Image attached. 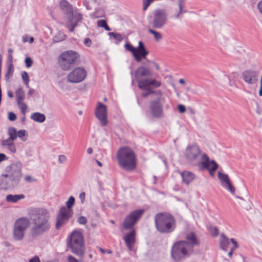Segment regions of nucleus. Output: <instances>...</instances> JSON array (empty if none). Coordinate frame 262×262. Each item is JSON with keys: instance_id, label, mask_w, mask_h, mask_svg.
I'll return each mask as SVG.
<instances>
[{"instance_id": "obj_1", "label": "nucleus", "mask_w": 262, "mask_h": 262, "mask_svg": "<svg viewBox=\"0 0 262 262\" xmlns=\"http://www.w3.org/2000/svg\"><path fill=\"white\" fill-rule=\"evenodd\" d=\"M32 226L29 233L32 238L36 239L48 232L51 228L49 222L50 215L47 210L37 208L30 214Z\"/></svg>"}, {"instance_id": "obj_2", "label": "nucleus", "mask_w": 262, "mask_h": 262, "mask_svg": "<svg viewBox=\"0 0 262 262\" xmlns=\"http://www.w3.org/2000/svg\"><path fill=\"white\" fill-rule=\"evenodd\" d=\"M22 164L16 161L7 166L6 173L3 174L0 178V188L8 189L16 187L19 183L22 177Z\"/></svg>"}, {"instance_id": "obj_3", "label": "nucleus", "mask_w": 262, "mask_h": 262, "mask_svg": "<svg viewBox=\"0 0 262 262\" xmlns=\"http://www.w3.org/2000/svg\"><path fill=\"white\" fill-rule=\"evenodd\" d=\"M144 212V209L134 210L125 217L123 222L122 226L125 230H131L130 232L123 237L126 246L130 250H132V245L136 242V231L133 229V227L143 215Z\"/></svg>"}, {"instance_id": "obj_4", "label": "nucleus", "mask_w": 262, "mask_h": 262, "mask_svg": "<svg viewBox=\"0 0 262 262\" xmlns=\"http://www.w3.org/2000/svg\"><path fill=\"white\" fill-rule=\"evenodd\" d=\"M157 230L161 233H169L175 228V220L173 216L167 212H160L154 217Z\"/></svg>"}, {"instance_id": "obj_5", "label": "nucleus", "mask_w": 262, "mask_h": 262, "mask_svg": "<svg viewBox=\"0 0 262 262\" xmlns=\"http://www.w3.org/2000/svg\"><path fill=\"white\" fill-rule=\"evenodd\" d=\"M119 165L127 170L134 169L136 167V157L134 152L128 147L120 149L117 153Z\"/></svg>"}, {"instance_id": "obj_6", "label": "nucleus", "mask_w": 262, "mask_h": 262, "mask_svg": "<svg viewBox=\"0 0 262 262\" xmlns=\"http://www.w3.org/2000/svg\"><path fill=\"white\" fill-rule=\"evenodd\" d=\"M67 244L72 253L80 257L84 256L85 246L83 237L80 232L73 231L69 237Z\"/></svg>"}, {"instance_id": "obj_7", "label": "nucleus", "mask_w": 262, "mask_h": 262, "mask_svg": "<svg viewBox=\"0 0 262 262\" xmlns=\"http://www.w3.org/2000/svg\"><path fill=\"white\" fill-rule=\"evenodd\" d=\"M79 58V55L75 51L69 50L62 53L59 57L60 68L64 71L71 69Z\"/></svg>"}, {"instance_id": "obj_8", "label": "nucleus", "mask_w": 262, "mask_h": 262, "mask_svg": "<svg viewBox=\"0 0 262 262\" xmlns=\"http://www.w3.org/2000/svg\"><path fill=\"white\" fill-rule=\"evenodd\" d=\"M193 252L188 248L184 241H180L173 244L171 250V255L176 261H179L189 256Z\"/></svg>"}, {"instance_id": "obj_9", "label": "nucleus", "mask_w": 262, "mask_h": 262, "mask_svg": "<svg viewBox=\"0 0 262 262\" xmlns=\"http://www.w3.org/2000/svg\"><path fill=\"white\" fill-rule=\"evenodd\" d=\"M203 154L198 145H192L187 147L185 156L187 161L191 165L200 166L202 162L201 156Z\"/></svg>"}, {"instance_id": "obj_10", "label": "nucleus", "mask_w": 262, "mask_h": 262, "mask_svg": "<svg viewBox=\"0 0 262 262\" xmlns=\"http://www.w3.org/2000/svg\"><path fill=\"white\" fill-rule=\"evenodd\" d=\"M159 96L151 100L149 103V109L151 115L154 118H160L163 115V104L166 100L161 91L158 92Z\"/></svg>"}, {"instance_id": "obj_11", "label": "nucleus", "mask_w": 262, "mask_h": 262, "mask_svg": "<svg viewBox=\"0 0 262 262\" xmlns=\"http://www.w3.org/2000/svg\"><path fill=\"white\" fill-rule=\"evenodd\" d=\"M137 48L134 47L131 44L127 42L124 45L126 51L130 52L137 62H140L142 59H145L149 52L146 50L144 43L139 41Z\"/></svg>"}, {"instance_id": "obj_12", "label": "nucleus", "mask_w": 262, "mask_h": 262, "mask_svg": "<svg viewBox=\"0 0 262 262\" xmlns=\"http://www.w3.org/2000/svg\"><path fill=\"white\" fill-rule=\"evenodd\" d=\"M167 12L165 9H156L154 12L152 25L156 29L162 28L167 20Z\"/></svg>"}, {"instance_id": "obj_13", "label": "nucleus", "mask_w": 262, "mask_h": 262, "mask_svg": "<svg viewBox=\"0 0 262 262\" xmlns=\"http://www.w3.org/2000/svg\"><path fill=\"white\" fill-rule=\"evenodd\" d=\"M73 210L66 208L65 206L60 208L56 216V228L59 229L66 224L73 215Z\"/></svg>"}, {"instance_id": "obj_14", "label": "nucleus", "mask_w": 262, "mask_h": 262, "mask_svg": "<svg viewBox=\"0 0 262 262\" xmlns=\"http://www.w3.org/2000/svg\"><path fill=\"white\" fill-rule=\"evenodd\" d=\"M87 72L81 67H77L73 70L67 75V81L72 83L82 81L86 77Z\"/></svg>"}, {"instance_id": "obj_15", "label": "nucleus", "mask_w": 262, "mask_h": 262, "mask_svg": "<svg viewBox=\"0 0 262 262\" xmlns=\"http://www.w3.org/2000/svg\"><path fill=\"white\" fill-rule=\"evenodd\" d=\"M202 159V164L200 166L204 169H206L209 171L210 174L213 177L214 172L218 167V164L214 160H210L209 158L206 154L204 153L201 156Z\"/></svg>"}, {"instance_id": "obj_16", "label": "nucleus", "mask_w": 262, "mask_h": 262, "mask_svg": "<svg viewBox=\"0 0 262 262\" xmlns=\"http://www.w3.org/2000/svg\"><path fill=\"white\" fill-rule=\"evenodd\" d=\"M95 115L100 122L102 126H106L107 125V108L105 105L99 102L95 110Z\"/></svg>"}, {"instance_id": "obj_17", "label": "nucleus", "mask_w": 262, "mask_h": 262, "mask_svg": "<svg viewBox=\"0 0 262 262\" xmlns=\"http://www.w3.org/2000/svg\"><path fill=\"white\" fill-rule=\"evenodd\" d=\"M217 175L221 185L233 195L235 191V188L231 184L229 176L227 174L220 171L218 172Z\"/></svg>"}, {"instance_id": "obj_18", "label": "nucleus", "mask_w": 262, "mask_h": 262, "mask_svg": "<svg viewBox=\"0 0 262 262\" xmlns=\"http://www.w3.org/2000/svg\"><path fill=\"white\" fill-rule=\"evenodd\" d=\"M217 175L221 185L233 195L235 191V188L231 184L229 176L227 174L220 171L218 172Z\"/></svg>"}, {"instance_id": "obj_19", "label": "nucleus", "mask_w": 262, "mask_h": 262, "mask_svg": "<svg viewBox=\"0 0 262 262\" xmlns=\"http://www.w3.org/2000/svg\"><path fill=\"white\" fill-rule=\"evenodd\" d=\"M82 18V15L76 11H73L71 15H69L68 18L67 27L70 32H74L75 27L77 26V23L81 21Z\"/></svg>"}, {"instance_id": "obj_20", "label": "nucleus", "mask_w": 262, "mask_h": 262, "mask_svg": "<svg viewBox=\"0 0 262 262\" xmlns=\"http://www.w3.org/2000/svg\"><path fill=\"white\" fill-rule=\"evenodd\" d=\"M242 76L246 83L253 84L257 83L258 81V72L252 70H247L243 72Z\"/></svg>"}, {"instance_id": "obj_21", "label": "nucleus", "mask_w": 262, "mask_h": 262, "mask_svg": "<svg viewBox=\"0 0 262 262\" xmlns=\"http://www.w3.org/2000/svg\"><path fill=\"white\" fill-rule=\"evenodd\" d=\"M186 241H184L187 244L188 248L191 249L192 251L193 250V248L194 246H199L200 244L199 240L194 232L188 233L186 235Z\"/></svg>"}, {"instance_id": "obj_22", "label": "nucleus", "mask_w": 262, "mask_h": 262, "mask_svg": "<svg viewBox=\"0 0 262 262\" xmlns=\"http://www.w3.org/2000/svg\"><path fill=\"white\" fill-rule=\"evenodd\" d=\"M30 222L28 219L21 217L17 219L15 221L14 228L25 233V231L28 228Z\"/></svg>"}, {"instance_id": "obj_23", "label": "nucleus", "mask_w": 262, "mask_h": 262, "mask_svg": "<svg viewBox=\"0 0 262 262\" xmlns=\"http://www.w3.org/2000/svg\"><path fill=\"white\" fill-rule=\"evenodd\" d=\"M151 73L150 70L145 67L141 66L137 68L135 72L136 80H139L143 77L150 76Z\"/></svg>"}, {"instance_id": "obj_24", "label": "nucleus", "mask_w": 262, "mask_h": 262, "mask_svg": "<svg viewBox=\"0 0 262 262\" xmlns=\"http://www.w3.org/2000/svg\"><path fill=\"white\" fill-rule=\"evenodd\" d=\"M183 182L188 185L195 178V174L188 171H184L180 173Z\"/></svg>"}, {"instance_id": "obj_25", "label": "nucleus", "mask_w": 262, "mask_h": 262, "mask_svg": "<svg viewBox=\"0 0 262 262\" xmlns=\"http://www.w3.org/2000/svg\"><path fill=\"white\" fill-rule=\"evenodd\" d=\"M60 8L67 15H71L73 12V8L67 1L62 0L60 3Z\"/></svg>"}, {"instance_id": "obj_26", "label": "nucleus", "mask_w": 262, "mask_h": 262, "mask_svg": "<svg viewBox=\"0 0 262 262\" xmlns=\"http://www.w3.org/2000/svg\"><path fill=\"white\" fill-rule=\"evenodd\" d=\"M220 248L225 251L227 250V248L230 244L229 239L224 234H222L219 239Z\"/></svg>"}, {"instance_id": "obj_27", "label": "nucleus", "mask_w": 262, "mask_h": 262, "mask_svg": "<svg viewBox=\"0 0 262 262\" xmlns=\"http://www.w3.org/2000/svg\"><path fill=\"white\" fill-rule=\"evenodd\" d=\"M25 198V195L23 194H8L6 196V200L8 202L11 203H16L19 200L23 199Z\"/></svg>"}, {"instance_id": "obj_28", "label": "nucleus", "mask_w": 262, "mask_h": 262, "mask_svg": "<svg viewBox=\"0 0 262 262\" xmlns=\"http://www.w3.org/2000/svg\"><path fill=\"white\" fill-rule=\"evenodd\" d=\"M151 79L146 78L144 79H140L139 80H137L138 87L141 90H145L147 89V88H149L148 86L151 85Z\"/></svg>"}, {"instance_id": "obj_29", "label": "nucleus", "mask_w": 262, "mask_h": 262, "mask_svg": "<svg viewBox=\"0 0 262 262\" xmlns=\"http://www.w3.org/2000/svg\"><path fill=\"white\" fill-rule=\"evenodd\" d=\"M31 118L36 122L42 123L45 121L46 116L40 113H34L31 115Z\"/></svg>"}, {"instance_id": "obj_30", "label": "nucleus", "mask_w": 262, "mask_h": 262, "mask_svg": "<svg viewBox=\"0 0 262 262\" xmlns=\"http://www.w3.org/2000/svg\"><path fill=\"white\" fill-rule=\"evenodd\" d=\"M25 233L22 231L13 228V238L15 241H22L25 236Z\"/></svg>"}, {"instance_id": "obj_31", "label": "nucleus", "mask_w": 262, "mask_h": 262, "mask_svg": "<svg viewBox=\"0 0 262 262\" xmlns=\"http://www.w3.org/2000/svg\"><path fill=\"white\" fill-rule=\"evenodd\" d=\"M16 101H24L25 93L21 88H18L15 92Z\"/></svg>"}, {"instance_id": "obj_32", "label": "nucleus", "mask_w": 262, "mask_h": 262, "mask_svg": "<svg viewBox=\"0 0 262 262\" xmlns=\"http://www.w3.org/2000/svg\"><path fill=\"white\" fill-rule=\"evenodd\" d=\"M148 31L150 34L153 35L154 39L156 41H159V40L162 39V36L160 32L155 31L150 28L148 29Z\"/></svg>"}, {"instance_id": "obj_33", "label": "nucleus", "mask_w": 262, "mask_h": 262, "mask_svg": "<svg viewBox=\"0 0 262 262\" xmlns=\"http://www.w3.org/2000/svg\"><path fill=\"white\" fill-rule=\"evenodd\" d=\"M14 72V66L13 64H8L7 71L5 75V79L8 81L9 78L12 76Z\"/></svg>"}, {"instance_id": "obj_34", "label": "nucleus", "mask_w": 262, "mask_h": 262, "mask_svg": "<svg viewBox=\"0 0 262 262\" xmlns=\"http://www.w3.org/2000/svg\"><path fill=\"white\" fill-rule=\"evenodd\" d=\"M66 37V36L63 33L59 31L54 36L53 40L55 42H57L64 40Z\"/></svg>"}, {"instance_id": "obj_35", "label": "nucleus", "mask_w": 262, "mask_h": 262, "mask_svg": "<svg viewBox=\"0 0 262 262\" xmlns=\"http://www.w3.org/2000/svg\"><path fill=\"white\" fill-rule=\"evenodd\" d=\"M108 35L110 36H112L114 39L116 41V43H118L119 42H121L123 40V37L122 35L118 33L115 32H110L108 33Z\"/></svg>"}, {"instance_id": "obj_36", "label": "nucleus", "mask_w": 262, "mask_h": 262, "mask_svg": "<svg viewBox=\"0 0 262 262\" xmlns=\"http://www.w3.org/2000/svg\"><path fill=\"white\" fill-rule=\"evenodd\" d=\"M8 135L11 140H16L17 137V132L14 127H10L8 130Z\"/></svg>"}, {"instance_id": "obj_37", "label": "nucleus", "mask_w": 262, "mask_h": 262, "mask_svg": "<svg viewBox=\"0 0 262 262\" xmlns=\"http://www.w3.org/2000/svg\"><path fill=\"white\" fill-rule=\"evenodd\" d=\"M145 90H146L147 92H145V93H143L142 95L143 97H147L149 95L151 94H155V95L156 96V97L157 96H159V94L158 93V92L159 91H161L160 90H158L157 91H153L150 88H147V89H145Z\"/></svg>"}, {"instance_id": "obj_38", "label": "nucleus", "mask_w": 262, "mask_h": 262, "mask_svg": "<svg viewBox=\"0 0 262 262\" xmlns=\"http://www.w3.org/2000/svg\"><path fill=\"white\" fill-rule=\"evenodd\" d=\"M23 101H20L17 102L18 106L20 108L21 112L25 115L27 110V105L23 102Z\"/></svg>"}, {"instance_id": "obj_39", "label": "nucleus", "mask_w": 262, "mask_h": 262, "mask_svg": "<svg viewBox=\"0 0 262 262\" xmlns=\"http://www.w3.org/2000/svg\"><path fill=\"white\" fill-rule=\"evenodd\" d=\"M178 6H179V10L178 11L177 14L175 16L176 18H179L180 16V14L183 12V7L184 6L183 0H179L178 1Z\"/></svg>"}, {"instance_id": "obj_40", "label": "nucleus", "mask_w": 262, "mask_h": 262, "mask_svg": "<svg viewBox=\"0 0 262 262\" xmlns=\"http://www.w3.org/2000/svg\"><path fill=\"white\" fill-rule=\"evenodd\" d=\"M21 77L24 83L27 88H29V78L27 72L26 71H24L21 73Z\"/></svg>"}, {"instance_id": "obj_41", "label": "nucleus", "mask_w": 262, "mask_h": 262, "mask_svg": "<svg viewBox=\"0 0 262 262\" xmlns=\"http://www.w3.org/2000/svg\"><path fill=\"white\" fill-rule=\"evenodd\" d=\"M75 203V199L73 196H71L68 201L66 202V208H68L70 210H72L71 207Z\"/></svg>"}, {"instance_id": "obj_42", "label": "nucleus", "mask_w": 262, "mask_h": 262, "mask_svg": "<svg viewBox=\"0 0 262 262\" xmlns=\"http://www.w3.org/2000/svg\"><path fill=\"white\" fill-rule=\"evenodd\" d=\"M26 131L24 129L19 130L17 132V137L21 139L23 141L27 140V138L25 137Z\"/></svg>"}, {"instance_id": "obj_43", "label": "nucleus", "mask_w": 262, "mask_h": 262, "mask_svg": "<svg viewBox=\"0 0 262 262\" xmlns=\"http://www.w3.org/2000/svg\"><path fill=\"white\" fill-rule=\"evenodd\" d=\"M14 140H11L10 138L2 141V145L4 146H8L13 143Z\"/></svg>"}, {"instance_id": "obj_44", "label": "nucleus", "mask_w": 262, "mask_h": 262, "mask_svg": "<svg viewBox=\"0 0 262 262\" xmlns=\"http://www.w3.org/2000/svg\"><path fill=\"white\" fill-rule=\"evenodd\" d=\"M24 180L27 183H31L36 181L35 179L29 175L26 176L24 178Z\"/></svg>"}, {"instance_id": "obj_45", "label": "nucleus", "mask_w": 262, "mask_h": 262, "mask_svg": "<svg viewBox=\"0 0 262 262\" xmlns=\"http://www.w3.org/2000/svg\"><path fill=\"white\" fill-rule=\"evenodd\" d=\"M26 66L27 68H30L32 66L33 61L31 58L27 57L25 60Z\"/></svg>"}, {"instance_id": "obj_46", "label": "nucleus", "mask_w": 262, "mask_h": 262, "mask_svg": "<svg viewBox=\"0 0 262 262\" xmlns=\"http://www.w3.org/2000/svg\"><path fill=\"white\" fill-rule=\"evenodd\" d=\"M78 222L80 224L85 225L87 223V219L84 216H81L78 217Z\"/></svg>"}, {"instance_id": "obj_47", "label": "nucleus", "mask_w": 262, "mask_h": 262, "mask_svg": "<svg viewBox=\"0 0 262 262\" xmlns=\"http://www.w3.org/2000/svg\"><path fill=\"white\" fill-rule=\"evenodd\" d=\"M151 85H152L155 88H158L161 85V82L159 81H157L155 79H152L151 81Z\"/></svg>"}, {"instance_id": "obj_48", "label": "nucleus", "mask_w": 262, "mask_h": 262, "mask_svg": "<svg viewBox=\"0 0 262 262\" xmlns=\"http://www.w3.org/2000/svg\"><path fill=\"white\" fill-rule=\"evenodd\" d=\"M106 24V21L104 19H101L97 21V26L99 27L104 28Z\"/></svg>"}, {"instance_id": "obj_49", "label": "nucleus", "mask_w": 262, "mask_h": 262, "mask_svg": "<svg viewBox=\"0 0 262 262\" xmlns=\"http://www.w3.org/2000/svg\"><path fill=\"white\" fill-rule=\"evenodd\" d=\"M178 109L181 114L184 113L186 112V107L183 104H179L178 105Z\"/></svg>"}, {"instance_id": "obj_50", "label": "nucleus", "mask_w": 262, "mask_h": 262, "mask_svg": "<svg viewBox=\"0 0 262 262\" xmlns=\"http://www.w3.org/2000/svg\"><path fill=\"white\" fill-rule=\"evenodd\" d=\"M7 148L12 153L16 152V147L14 143L10 145L7 146Z\"/></svg>"}, {"instance_id": "obj_51", "label": "nucleus", "mask_w": 262, "mask_h": 262, "mask_svg": "<svg viewBox=\"0 0 262 262\" xmlns=\"http://www.w3.org/2000/svg\"><path fill=\"white\" fill-rule=\"evenodd\" d=\"M67 160L66 156L61 155L58 156V161L60 163H63Z\"/></svg>"}, {"instance_id": "obj_52", "label": "nucleus", "mask_w": 262, "mask_h": 262, "mask_svg": "<svg viewBox=\"0 0 262 262\" xmlns=\"http://www.w3.org/2000/svg\"><path fill=\"white\" fill-rule=\"evenodd\" d=\"M212 230L211 235L213 236H216L219 234V230L216 227H213L211 229Z\"/></svg>"}, {"instance_id": "obj_53", "label": "nucleus", "mask_w": 262, "mask_h": 262, "mask_svg": "<svg viewBox=\"0 0 262 262\" xmlns=\"http://www.w3.org/2000/svg\"><path fill=\"white\" fill-rule=\"evenodd\" d=\"M84 44L88 47H90L92 45V41L89 38H85L83 41Z\"/></svg>"}, {"instance_id": "obj_54", "label": "nucleus", "mask_w": 262, "mask_h": 262, "mask_svg": "<svg viewBox=\"0 0 262 262\" xmlns=\"http://www.w3.org/2000/svg\"><path fill=\"white\" fill-rule=\"evenodd\" d=\"M9 119L11 121H14L16 119V115L13 112H10L8 116Z\"/></svg>"}, {"instance_id": "obj_55", "label": "nucleus", "mask_w": 262, "mask_h": 262, "mask_svg": "<svg viewBox=\"0 0 262 262\" xmlns=\"http://www.w3.org/2000/svg\"><path fill=\"white\" fill-rule=\"evenodd\" d=\"M8 64H13V56L11 54H9L8 56Z\"/></svg>"}, {"instance_id": "obj_56", "label": "nucleus", "mask_w": 262, "mask_h": 262, "mask_svg": "<svg viewBox=\"0 0 262 262\" xmlns=\"http://www.w3.org/2000/svg\"><path fill=\"white\" fill-rule=\"evenodd\" d=\"M68 259L69 262H78V260L72 255H69Z\"/></svg>"}, {"instance_id": "obj_57", "label": "nucleus", "mask_w": 262, "mask_h": 262, "mask_svg": "<svg viewBox=\"0 0 262 262\" xmlns=\"http://www.w3.org/2000/svg\"><path fill=\"white\" fill-rule=\"evenodd\" d=\"M29 262H40L39 257L35 256L29 260Z\"/></svg>"}, {"instance_id": "obj_58", "label": "nucleus", "mask_w": 262, "mask_h": 262, "mask_svg": "<svg viewBox=\"0 0 262 262\" xmlns=\"http://www.w3.org/2000/svg\"><path fill=\"white\" fill-rule=\"evenodd\" d=\"M230 241L233 244V247L232 249L234 250L237 249L238 247L237 243L233 238H231Z\"/></svg>"}, {"instance_id": "obj_59", "label": "nucleus", "mask_w": 262, "mask_h": 262, "mask_svg": "<svg viewBox=\"0 0 262 262\" xmlns=\"http://www.w3.org/2000/svg\"><path fill=\"white\" fill-rule=\"evenodd\" d=\"M85 197V193L84 192H81L79 195V198L82 203H83Z\"/></svg>"}, {"instance_id": "obj_60", "label": "nucleus", "mask_w": 262, "mask_h": 262, "mask_svg": "<svg viewBox=\"0 0 262 262\" xmlns=\"http://www.w3.org/2000/svg\"><path fill=\"white\" fill-rule=\"evenodd\" d=\"M257 8L261 14H262V0L257 4Z\"/></svg>"}, {"instance_id": "obj_61", "label": "nucleus", "mask_w": 262, "mask_h": 262, "mask_svg": "<svg viewBox=\"0 0 262 262\" xmlns=\"http://www.w3.org/2000/svg\"><path fill=\"white\" fill-rule=\"evenodd\" d=\"M7 157L4 154H0V163L5 160H6Z\"/></svg>"}, {"instance_id": "obj_62", "label": "nucleus", "mask_w": 262, "mask_h": 262, "mask_svg": "<svg viewBox=\"0 0 262 262\" xmlns=\"http://www.w3.org/2000/svg\"><path fill=\"white\" fill-rule=\"evenodd\" d=\"M84 4L88 10H91L92 9V7L89 5L88 2H84Z\"/></svg>"}, {"instance_id": "obj_63", "label": "nucleus", "mask_w": 262, "mask_h": 262, "mask_svg": "<svg viewBox=\"0 0 262 262\" xmlns=\"http://www.w3.org/2000/svg\"><path fill=\"white\" fill-rule=\"evenodd\" d=\"M34 93V90L32 89H29L28 92V94L29 95H32Z\"/></svg>"}, {"instance_id": "obj_64", "label": "nucleus", "mask_w": 262, "mask_h": 262, "mask_svg": "<svg viewBox=\"0 0 262 262\" xmlns=\"http://www.w3.org/2000/svg\"><path fill=\"white\" fill-rule=\"evenodd\" d=\"M7 94H8V96H9V97H10L11 98L13 97V94L12 92L9 91L8 92Z\"/></svg>"}]
</instances>
